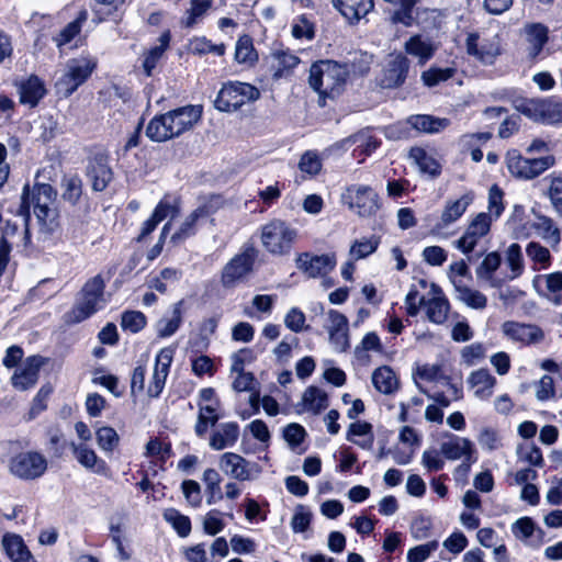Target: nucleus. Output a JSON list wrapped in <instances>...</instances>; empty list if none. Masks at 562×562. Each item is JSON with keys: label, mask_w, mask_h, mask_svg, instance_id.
Listing matches in <instances>:
<instances>
[{"label": "nucleus", "mask_w": 562, "mask_h": 562, "mask_svg": "<svg viewBox=\"0 0 562 562\" xmlns=\"http://www.w3.org/2000/svg\"><path fill=\"white\" fill-rule=\"evenodd\" d=\"M71 450L77 461L85 468L92 470L100 475H108L109 467L102 459H99L94 450L85 443H71Z\"/></svg>", "instance_id": "cd10ccee"}, {"label": "nucleus", "mask_w": 562, "mask_h": 562, "mask_svg": "<svg viewBox=\"0 0 562 562\" xmlns=\"http://www.w3.org/2000/svg\"><path fill=\"white\" fill-rule=\"evenodd\" d=\"M513 108L533 122L543 124L562 123V102L557 97L526 98L517 95L512 99Z\"/></svg>", "instance_id": "20e7f679"}, {"label": "nucleus", "mask_w": 562, "mask_h": 562, "mask_svg": "<svg viewBox=\"0 0 562 562\" xmlns=\"http://www.w3.org/2000/svg\"><path fill=\"white\" fill-rule=\"evenodd\" d=\"M198 406L199 414L194 431L198 437H203L207 431V427L215 426L220 419V415L217 414L220 402H214V404L198 403Z\"/></svg>", "instance_id": "e433bc0d"}, {"label": "nucleus", "mask_w": 562, "mask_h": 562, "mask_svg": "<svg viewBox=\"0 0 562 562\" xmlns=\"http://www.w3.org/2000/svg\"><path fill=\"white\" fill-rule=\"evenodd\" d=\"M548 27L541 23H530L525 25L524 34L529 59L536 60L539 57L543 46L548 43Z\"/></svg>", "instance_id": "b1692460"}, {"label": "nucleus", "mask_w": 562, "mask_h": 562, "mask_svg": "<svg viewBox=\"0 0 562 562\" xmlns=\"http://www.w3.org/2000/svg\"><path fill=\"white\" fill-rule=\"evenodd\" d=\"M261 243L273 256L288 255L297 239V231L288 223L274 220L261 228Z\"/></svg>", "instance_id": "39448f33"}, {"label": "nucleus", "mask_w": 562, "mask_h": 562, "mask_svg": "<svg viewBox=\"0 0 562 562\" xmlns=\"http://www.w3.org/2000/svg\"><path fill=\"white\" fill-rule=\"evenodd\" d=\"M438 547L437 541H430L425 544H420L414 547L407 552V561L408 562H424L430 555L432 551H435Z\"/></svg>", "instance_id": "774afa93"}, {"label": "nucleus", "mask_w": 562, "mask_h": 562, "mask_svg": "<svg viewBox=\"0 0 562 562\" xmlns=\"http://www.w3.org/2000/svg\"><path fill=\"white\" fill-rule=\"evenodd\" d=\"M341 201L360 217H371L380 209L379 195L369 186L352 184L341 195Z\"/></svg>", "instance_id": "6e6552de"}, {"label": "nucleus", "mask_w": 562, "mask_h": 562, "mask_svg": "<svg viewBox=\"0 0 562 562\" xmlns=\"http://www.w3.org/2000/svg\"><path fill=\"white\" fill-rule=\"evenodd\" d=\"M239 437V426L235 422L220 424L211 434L209 446L216 451L233 447Z\"/></svg>", "instance_id": "a878e982"}, {"label": "nucleus", "mask_w": 562, "mask_h": 562, "mask_svg": "<svg viewBox=\"0 0 562 562\" xmlns=\"http://www.w3.org/2000/svg\"><path fill=\"white\" fill-rule=\"evenodd\" d=\"M97 61L81 56L67 61L65 72L56 81L57 92L65 98L71 95L93 72Z\"/></svg>", "instance_id": "423d86ee"}, {"label": "nucleus", "mask_w": 562, "mask_h": 562, "mask_svg": "<svg viewBox=\"0 0 562 562\" xmlns=\"http://www.w3.org/2000/svg\"><path fill=\"white\" fill-rule=\"evenodd\" d=\"M34 214L37 221L48 229L56 226L57 211L54 205H34Z\"/></svg>", "instance_id": "69168bd1"}, {"label": "nucleus", "mask_w": 562, "mask_h": 562, "mask_svg": "<svg viewBox=\"0 0 562 562\" xmlns=\"http://www.w3.org/2000/svg\"><path fill=\"white\" fill-rule=\"evenodd\" d=\"M440 448L443 457L448 460L472 459L473 445L467 438L452 436L450 440L442 442Z\"/></svg>", "instance_id": "c756f323"}, {"label": "nucleus", "mask_w": 562, "mask_h": 562, "mask_svg": "<svg viewBox=\"0 0 562 562\" xmlns=\"http://www.w3.org/2000/svg\"><path fill=\"white\" fill-rule=\"evenodd\" d=\"M104 288L105 282L101 274L90 278L83 284L74 307L65 314V323L78 324L102 308L105 304Z\"/></svg>", "instance_id": "7ed1b4c3"}, {"label": "nucleus", "mask_w": 562, "mask_h": 562, "mask_svg": "<svg viewBox=\"0 0 562 562\" xmlns=\"http://www.w3.org/2000/svg\"><path fill=\"white\" fill-rule=\"evenodd\" d=\"M64 201L75 205L82 195V181L78 176L65 177L61 181Z\"/></svg>", "instance_id": "09e8293b"}, {"label": "nucleus", "mask_w": 562, "mask_h": 562, "mask_svg": "<svg viewBox=\"0 0 562 562\" xmlns=\"http://www.w3.org/2000/svg\"><path fill=\"white\" fill-rule=\"evenodd\" d=\"M532 227L536 233L548 243L552 245L560 243V231L554 226L552 218L544 215H538Z\"/></svg>", "instance_id": "79ce46f5"}, {"label": "nucleus", "mask_w": 562, "mask_h": 562, "mask_svg": "<svg viewBox=\"0 0 562 562\" xmlns=\"http://www.w3.org/2000/svg\"><path fill=\"white\" fill-rule=\"evenodd\" d=\"M87 20V12H80L79 16L68 23L59 34L58 45H65L69 43L76 35L79 34L82 23Z\"/></svg>", "instance_id": "0e129e2a"}, {"label": "nucleus", "mask_w": 562, "mask_h": 562, "mask_svg": "<svg viewBox=\"0 0 562 562\" xmlns=\"http://www.w3.org/2000/svg\"><path fill=\"white\" fill-rule=\"evenodd\" d=\"M211 5L212 0H190V9L186 12L182 24L192 27L204 16Z\"/></svg>", "instance_id": "3c124183"}, {"label": "nucleus", "mask_w": 562, "mask_h": 562, "mask_svg": "<svg viewBox=\"0 0 562 562\" xmlns=\"http://www.w3.org/2000/svg\"><path fill=\"white\" fill-rule=\"evenodd\" d=\"M547 180L549 186L544 194L549 199L554 212L562 216V178L550 176Z\"/></svg>", "instance_id": "603ef678"}, {"label": "nucleus", "mask_w": 562, "mask_h": 562, "mask_svg": "<svg viewBox=\"0 0 562 562\" xmlns=\"http://www.w3.org/2000/svg\"><path fill=\"white\" fill-rule=\"evenodd\" d=\"M202 116L201 105H187L156 115L146 127V135L155 142H165L193 127Z\"/></svg>", "instance_id": "f257e3e1"}, {"label": "nucleus", "mask_w": 562, "mask_h": 562, "mask_svg": "<svg viewBox=\"0 0 562 562\" xmlns=\"http://www.w3.org/2000/svg\"><path fill=\"white\" fill-rule=\"evenodd\" d=\"M164 519L169 522L178 535L186 538L191 532V521L188 516L182 515L175 508H167L162 514Z\"/></svg>", "instance_id": "de8ad7c7"}, {"label": "nucleus", "mask_w": 562, "mask_h": 562, "mask_svg": "<svg viewBox=\"0 0 562 562\" xmlns=\"http://www.w3.org/2000/svg\"><path fill=\"white\" fill-rule=\"evenodd\" d=\"M175 349L171 347L162 348L156 356L155 367L151 380L149 382L147 394L150 397H158L162 392L169 369L173 359Z\"/></svg>", "instance_id": "a211bd4d"}, {"label": "nucleus", "mask_w": 562, "mask_h": 562, "mask_svg": "<svg viewBox=\"0 0 562 562\" xmlns=\"http://www.w3.org/2000/svg\"><path fill=\"white\" fill-rule=\"evenodd\" d=\"M441 449H427L422 454V464L427 471H439L445 467Z\"/></svg>", "instance_id": "e2e57ef3"}, {"label": "nucleus", "mask_w": 562, "mask_h": 562, "mask_svg": "<svg viewBox=\"0 0 562 562\" xmlns=\"http://www.w3.org/2000/svg\"><path fill=\"white\" fill-rule=\"evenodd\" d=\"M380 244V238L376 236L363 237L356 239L349 249V256L352 260H360L373 254Z\"/></svg>", "instance_id": "37998d69"}, {"label": "nucleus", "mask_w": 562, "mask_h": 562, "mask_svg": "<svg viewBox=\"0 0 562 562\" xmlns=\"http://www.w3.org/2000/svg\"><path fill=\"white\" fill-rule=\"evenodd\" d=\"M303 409L319 414L328 406L327 394L317 386H308L302 396Z\"/></svg>", "instance_id": "58836bf2"}, {"label": "nucleus", "mask_w": 562, "mask_h": 562, "mask_svg": "<svg viewBox=\"0 0 562 562\" xmlns=\"http://www.w3.org/2000/svg\"><path fill=\"white\" fill-rule=\"evenodd\" d=\"M409 159L415 164L422 173L436 178L441 172L440 164L424 148L413 147L409 150Z\"/></svg>", "instance_id": "f704fd0d"}, {"label": "nucleus", "mask_w": 562, "mask_h": 562, "mask_svg": "<svg viewBox=\"0 0 562 562\" xmlns=\"http://www.w3.org/2000/svg\"><path fill=\"white\" fill-rule=\"evenodd\" d=\"M218 467L226 475L241 482L256 480L261 472L257 463L234 452L223 453L220 457Z\"/></svg>", "instance_id": "4468645a"}, {"label": "nucleus", "mask_w": 562, "mask_h": 562, "mask_svg": "<svg viewBox=\"0 0 562 562\" xmlns=\"http://www.w3.org/2000/svg\"><path fill=\"white\" fill-rule=\"evenodd\" d=\"M258 56L248 35L238 38L235 47V59L239 64L252 65Z\"/></svg>", "instance_id": "8fccbe9b"}, {"label": "nucleus", "mask_w": 562, "mask_h": 562, "mask_svg": "<svg viewBox=\"0 0 562 562\" xmlns=\"http://www.w3.org/2000/svg\"><path fill=\"white\" fill-rule=\"evenodd\" d=\"M182 301L172 305L170 315L162 316L156 324V333L160 338L172 336L182 324Z\"/></svg>", "instance_id": "473e14b6"}, {"label": "nucleus", "mask_w": 562, "mask_h": 562, "mask_svg": "<svg viewBox=\"0 0 562 562\" xmlns=\"http://www.w3.org/2000/svg\"><path fill=\"white\" fill-rule=\"evenodd\" d=\"M409 68L408 59L403 55H397L390 59L385 65L381 78L380 86L382 88L392 89L404 83Z\"/></svg>", "instance_id": "aec40b11"}, {"label": "nucleus", "mask_w": 562, "mask_h": 562, "mask_svg": "<svg viewBox=\"0 0 562 562\" xmlns=\"http://www.w3.org/2000/svg\"><path fill=\"white\" fill-rule=\"evenodd\" d=\"M334 7L350 23L358 22L364 18L373 8L372 0H331Z\"/></svg>", "instance_id": "bb28decb"}, {"label": "nucleus", "mask_w": 562, "mask_h": 562, "mask_svg": "<svg viewBox=\"0 0 562 562\" xmlns=\"http://www.w3.org/2000/svg\"><path fill=\"white\" fill-rule=\"evenodd\" d=\"M472 201V193H465L457 200L447 201L441 212L440 222L432 227L431 234L439 235L445 227L457 222L465 213Z\"/></svg>", "instance_id": "6ab92c4d"}, {"label": "nucleus", "mask_w": 562, "mask_h": 562, "mask_svg": "<svg viewBox=\"0 0 562 562\" xmlns=\"http://www.w3.org/2000/svg\"><path fill=\"white\" fill-rule=\"evenodd\" d=\"M456 299L473 310H484L487 305L485 294L468 286L464 282H456Z\"/></svg>", "instance_id": "c9c22d12"}, {"label": "nucleus", "mask_w": 562, "mask_h": 562, "mask_svg": "<svg viewBox=\"0 0 562 562\" xmlns=\"http://www.w3.org/2000/svg\"><path fill=\"white\" fill-rule=\"evenodd\" d=\"M1 546L12 562H36L20 535L5 532L2 537Z\"/></svg>", "instance_id": "393cba45"}, {"label": "nucleus", "mask_w": 562, "mask_h": 562, "mask_svg": "<svg viewBox=\"0 0 562 562\" xmlns=\"http://www.w3.org/2000/svg\"><path fill=\"white\" fill-rule=\"evenodd\" d=\"M291 33L297 40H312L315 35L312 22L305 15L296 18L292 24Z\"/></svg>", "instance_id": "680f3d73"}, {"label": "nucleus", "mask_w": 562, "mask_h": 562, "mask_svg": "<svg viewBox=\"0 0 562 562\" xmlns=\"http://www.w3.org/2000/svg\"><path fill=\"white\" fill-rule=\"evenodd\" d=\"M502 330L509 339L526 345L537 344L544 337L543 331L538 326L513 321L505 322L502 325Z\"/></svg>", "instance_id": "4be33fe9"}, {"label": "nucleus", "mask_w": 562, "mask_h": 562, "mask_svg": "<svg viewBox=\"0 0 562 562\" xmlns=\"http://www.w3.org/2000/svg\"><path fill=\"white\" fill-rule=\"evenodd\" d=\"M225 528L222 513L217 509L210 510L203 518V530L210 536L220 533Z\"/></svg>", "instance_id": "052dcab7"}, {"label": "nucleus", "mask_w": 562, "mask_h": 562, "mask_svg": "<svg viewBox=\"0 0 562 562\" xmlns=\"http://www.w3.org/2000/svg\"><path fill=\"white\" fill-rule=\"evenodd\" d=\"M506 162L513 176L521 179H533L552 167L555 159L551 155L540 158H524L516 151H512L508 153Z\"/></svg>", "instance_id": "9b49d317"}, {"label": "nucleus", "mask_w": 562, "mask_h": 562, "mask_svg": "<svg viewBox=\"0 0 562 562\" xmlns=\"http://www.w3.org/2000/svg\"><path fill=\"white\" fill-rule=\"evenodd\" d=\"M536 531L542 533L541 529L536 528L530 517H521L512 525L513 535L522 541L529 540Z\"/></svg>", "instance_id": "6e6d98bb"}, {"label": "nucleus", "mask_w": 562, "mask_h": 562, "mask_svg": "<svg viewBox=\"0 0 562 562\" xmlns=\"http://www.w3.org/2000/svg\"><path fill=\"white\" fill-rule=\"evenodd\" d=\"M212 203H204L192 211L180 224L179 228L171 235L170 243L180 245L186 239L194 236L198 225L202 220L209 218L214 213Z\"/></svg>", "instance_id": "f3484780"}, {"label": "nucleus", "mask_w": 562, "mask_h": 562, "mask_svg": "<svg viewBox=\"0 0 562 562\" xmlns=\"http://www.w3.org/2000/svg\"><path fill=\"white\" fill-rule=\"evenodd\" d=\"M258 250L251 245H245L223 268L221 282L225 288H232L247 277L257 259Z\"/></svg>", "instance_id": "1a4fd4ad"}, {"label": "nucleus", "mask_w": 562, "mask_h": 562, "mask_svg": "<svg viewBox=\"0 0 562 562\" xmlns=\"http://www.w3.org/2000/svg\"><path fill=\"white\" fill-rule=\"evenodd\" d=\"M42 364V358H29L12 375V385L20 391H26L33 387L38 380V372Z\"/></svg>", "instance_id": "5701e85b"}, {"label": "nucleus", "mask_w": 562, "mask_h": 562, "mask_svg": "<svg viewBox=\"0 0 562 562\" xmlns=\"http://www.w3.org/2000/svg\"><path fill=\"white\" fill-rule=\"evenodd\" d=\"M20 102L34 108L40 100L45 95L46 89L42 80L36 76H31L27 80L23 81L19 88Z\"/></svg>", "instance_id": "7c9ffc66"}, {"label": "nucleus", "mask_w": 562, "mask_h": 562, "mask_svg": "<svg viewBox=\"0 0 562 562\" xmlns=\"http://www.w3.org/2000/svg\"><path fill=\"white\" fill-rule=\"evenodd\" d=\"M16 229V225L9 222H7L5 226H2V236L0 238V277L7 269V266L10 261V252L12 248L10 238L15 235Z\"/></svg>", "instance_id": "a18cd8bd"}, {"label": "nucleus", "mask_w": 562, "mask_h": 562, "mask_svg": "<svg viewBox=\"0 0 562 562\" xmlns=\"http://www.w3.org/2000/svg\"><path fill=\"white\" fill-rule=\"evenodd\" d=\"M95 436L98 446L104 452H112L120 442V437L116 430L112 427H100L97 430Z\"/></svg>", "instance_id": "5fc2aeb1"}, {"label": "nucleus", "mask_w": 562, "mask_h": 562, "mask_svg": "<svg viewBox=\"0 0 562 562\" xmlns=\"http://www.w3.org/2000/svg\"><path fill=\"white\" fill-rule=\"evenodd\" d=\"M47 470V460L36 451H24L11 458L9 471L21 480H35Z\"/></svg>", "instance_id": "9d476101"}, {"label": "nucleus", "mask_w": 562, "mask_h": 562, "mask_svg": "<svg viewBox=\"0 0 562 562\" xmlns=\"http://www.w3.org/2000/svg\"><path fill=\"white\" fill-rule=\"evenodd\" d=\"M299 168L304 173L315 176L322 169V160L317 153L308 150L302 155Z\"/></svg>", "instance_id": "bf43d9fd"}, {"label": "nucleus", "mask_w": 562, "mask_h": 562, "mask_svg": "<svg viewBox=\"0 0 562 562\" xmlns=\"http://www.w3.org/2000/svg\"><path fill=\"white\" fill-rule=\"evenodd\" d=\"M295 261L297 269L308 278L324 277L331 272L337 265V258L334 252L323 255L303 252L297 256Z\"/></svg>", "instance_id": "dca6fc26"}, {"label": "nucleus", "mask_w": 562, "mask_h": 562, "mask_svg": "<svg viewBox=\"0 0 562 562\" xmlns=\"http://www.w3.org/2000/svg\"><path fill=\"white\" fill-rule=\"evenodd\" d=\"M372 384L376 391L389 395L398 389V379L395 372L387 366L376 368L371 376Z\"/></svg>", "instance_id": "72a5a7b5"}, {"label": "nucleus", "mask_w": 562, "mask_h": 562, "mask_svg": "<svg viewBox=\"0 0 562 562\" xmlns=\"http://www.w3.org/2000/svg\"><path fill=\"white\" fill-rule=\"evenodd\" d=\"M87 177L94 191H103L112 179L108 157L102 154L92 156L87 165Z\"/></svg>", "instance_id": "412c9836"}, {"label": "nucleus", "mask_w": 562, "mask_h": 562, "mask_svg": "<svg viewBox=\"0 0 562 562\" xmlns=\"http://www.w3.org/2000/svg\"><path fill=\"white\" fill-rule=\"evenodd\" d=\"M146 325V317L142 312L128 311L123 313L121 326L124 330L137 333Z\"/></svg>", "instance_id": "4d7b16f0"}, {"label": "nucleus", "mask_w": 562, "mask_h": 562, "mask_svg": "<svg viewBox=\"0 0 562 562\" xmlns=\"http://www.w3.org/2000/svg\"><path fill=\"white\" fill-rule=\"evenodd\" d=\"M347 69L333 60H318L311 66L308 83L319 95L321 105L325 99L338 97L346 85Z\"/></svg>", "instance_id": "f03ea898"}, {"label": "nucleus", "mask_w": 562, "mask_h": 562, "mask_svg": "<svg viewBox=\"0 0 562 562\" xmlns=\"http://www.w3.org/2000/svg\"><path fill=\"white\" fill-rule=\"evenodd\" d=\"M506 262L510 269L509 279L518 278L524 271L521 248L518 244H512L506 249Z\"/></svg>", "instance_id": "864d4df0"}, {"label": "nucleus", "mask_w": 562, "mask_h": 562, "mask_svg": "<svg viewBox=\"0 0 562 562\" xmlns=\"http://www.w3.org/2000/svg\"><path fill=\"white\" fill-rule=\"evenodd\" d=\"M419 305L430 323L442 325L448 319L450 303L438 284L430 283V290L420 296Z\"/></svg>", "instance_id": "f8f14e48"}, {"label": "nucleus", "mask_w": 562, "mask_h": 562, "mask_svg": "<svg viewBox=\"0 0 562 562\" xmlns=\"http://www.w3.org/2000/svg\"><path fill=\"white\" fill-rule=\"evenodd\" d=\"M180 213V202L177 198L165 196L156 205L151 217L158 222V224L167 217L171 220L177 217Z\"/></svg>", "instance_id": "49530a36"}, {"label": "nucleus", "mask_w": 562, "mask_h": 562, "mask_svg": "<svg viewBox=\"0 0 562 562\" xmlns=\"http://www.w3.org/2000/svg\"><path fill=\"white\" fill-rule=\"evenodd\" d=\"M202 480L205 483L206 503L212 505L221 501L223 493L220 486L222 479L218 472L211 468L206 469L203 472Z\"/></svg>", "instance_id": "a19ab883"}, {"label": "nucleus", "mask_w": 562, "mask_h": 562, "mask_svg": "<svg viewBox=\"0 0 562 562\" xmlns=\"http://www.w3.org/2000/svg\"><path fill=\"white\" fill-rule=\"evenodd\" d=\"M468 383L474 390L476 397L486 400L493 394L496 379L487 369H479L469 375Z\"/></svg>", "instance_id": "c85d7f7f"}, {"label": "nucleus", "mask_w": 562, "mask_h": 562, "mask_svg": "<svg viewBox=\"0 0 562 562\" xmlns=\"http://www.w3.org/2000/svg\"><path fill=\"white\" fill-rule=\"evenodd\" d=\"M467 52L484 65H492L501 54L498 35H479L470 33L465 42Z\"/></svg>", "instance_id": "2eb2a0df"}, {"label": "nucleus", "mask_w": 562, "mask_h": 562, "mask_svg": "<svg viewBox=\"0 0 562 562\" xmlns=\"http://www.w3.org/2000/svg\"><path fill=\"white\" fill-rule=\"evenodd\" d=\"M300 63L297 56L292 53L278 50L272 54L273 77L281 78L285 71H290Z\"/></svg>", "instance_id": "c03bdc74"}, {"label": "nucleus", "mask_w": 562, "mask_h": 562, "mask_svg": "<svg viewBox=\"0 0 562 562\" xmlns=\"http://www.w3.org/2000/svg\"><path fill=\"white\" fill-rule=\"evenodd\" d=\"M181 490L186 501L192 507H200L202 504V493L200 484L194 480H184Z\"/></svg>", "instance_id": "13d9d810"}, {"label": "nucleus", "mask_w": 562, "mask_h": 562, "mask_svg": "<svg viewBox=\"0 0 562 562\" xmlns=\"http://www.w3.org/2000/svg\"><path fill=\"white\" fill-rule=\"evenodd\" d=\"M493 217L488 213H479L468 225L464 234L457 240L453 241V246L459 249L462 254L468 256V260L471 261L472 257L470 254L474 250L479 240L488 234L491 229Z\"/></svg>", "instance_id": "ddd939ff"}, {"label": "nucleus", "mask_w": 562, "mask_h": 562, "mask_svg": "<svg viewBox=\"0 0 562 562\" xmlns=\"http://www.w3.org/2000/svg\"><path fill=\"white\" fill-rule=\"evenodd\" d=\"M501 262L502 258L497 251L488 252L475 269L476 278L488 282L493 288L498 286V282L494 279V272L499 268Z\"/></svg>", "instance_id": "4c0bfd02"}, {"label": "nucleus", "mask_w": 562, "mask_h": 562, "mask_svg": "<svg viewBox=\"0 0 562 562\" xmlns=\"http://www.w3.org/2000/svg\"><path fill=\"white\" fill-rule=\"evenodd\" d=\"M526 252L530 259L541 263L542 268H547L549 266L551 256L548 248L538 243L531 241L527 245Z\"/></svg>", "instance_id": "338daca9"}, {"label": "nucleus", "mask_w": 562, "mask_h": 562, "mask_svg": "<svg viewBox=\"0 0 562 562\" xmlns=\"http://www.w3.org/2000/svg\"><path fill=\"white\" fill-rule=\"evenodd\" d=\"M260 97V91L252 85L233 81L225 83L215 100V108L220 111L232 112L244 104L254 102Z\"/></svg>", "instance_id": "0eeeda50"}, {"label": "nucleus", "mask_w": 562, "mask_h": 562, "mask_svg": "<svg viewBox=\"0 0 562 562\" xmlns=\"http://www.w3.org/2000/svg\"><path fill=\"white\" fill-rule=\"evenodd\" d=\"M407 123L413 128L428 134L439 133L450 125V121L446 117H436L427 114L412 115L407 119Z\"/></svg>", "instance_id": "2f4dec72"}, {"label": "nucleus", "mask_w": 562, "mask_h": 562, "mask_svg": "<svg viewBox=\"0 0 562 562\" xmlns=\"http://www.w3.org/2000/svg\"><path fill=\"white\" fill-rule=\"evenodd\" d=\"M405 49L407 54L419 58V63L424 64L431 58L436 47L430 40L416 35L406 42Z\"/></svg>", "instance_id": "ea45409f"}]
</instances>
